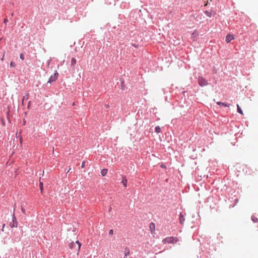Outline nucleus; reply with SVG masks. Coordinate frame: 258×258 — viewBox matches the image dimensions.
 Returning a JSON list of instances; mask_svg holds the SVG:
<instances>
[{
  "instance_id": "obj_1",
  "label": "nucleus",
  "mask_w": 258,
  "mask_h": 258,
  "mask_svg": "<svg viewBox=\"0 0 258 258\" xmlns=\"http://www.w3.org/2000/svg\"><path fill=\"white\" fill-rule=\"evenodd\" d=\"M178 241V239L176 237H168L162 240L163 244L166 243H175Z\"/></svg>"
},
{
  "instance_id": "obj_2",
  "label": "nucleus",
  "mask_w": 258,
  "mask_h": 258,
  "mask_svg": "<svg viewBox=\"0 0 258 258\" xmlns=\"http://www.w3.org/2000/svg\"><path fill=\"white\" fill-rule=\"evenodd\" d=\"M81 246V243L78 240H77L75 242H72L69 244V247L71 249L75 248L77 251H79Z\"/></svg>"
},
{
  "instance_id": "obj_3",
  "label": "nucleus",
  "mask_w": 258,
  "mask_h": 258,
  "mask_svg": "<svg viewBox=\"0 0 258 258\" xmlns=\"http://www.w3.org/2000/svg\"><path fill=\"white\" fill-rule=\"evenodd\" d=\"M199 85L201 87H204L208 85V82L205 79L202 77H199L198 78Z\"/></svg>"
},
{
  "instance_id": "obj_4",
  "label": "nucleus",
  "mask_w": 258,
  "mask_h": 258,
  "mask_svg": "<svg viewBox=\"0 0 258 258\" xmlns=\"http://www.w3.org/2000/svg\"><path fill=\"white\" fill-rule=\"evenodd\" d=\"M58 74L55 71V73L53 75H51L47 82V83H51L52 82L55 81L58 78Z\"/></svg>"
},
{
  "instance_id": "obj_5",
  "label": "nucleus",
  "mask_w": 258,
  "mask_h": 258,
  "mask_svg": "<svg viewBox=\"0 0 258 258\" xmlns=\"http://www.w3.org/2000/svg\"><path fill=\"white\" fill-rule=\"evenodd\" d=\"M17 224H18V223H17V221L16 220V217H15L14 215H13V221L12 222H11L10 224V226H11V227L13 228V227H17Z\"/></svg>"
},
{
  "instance_id": "obj_6",
  "label": "nucleus",
  "mask_w": 258,
  "mask_h": 258,
  "mask_svg": "<svg viewBox=\"0 0 258 258\" xmlns=\"http://www.w3.org/2000/svg\"><path fill=\"white\" fill-rule=\"evenodd\" d=\"M234 39L233 35L229 34L226 37V41L227 43H229L231 40Z\"/></svg>"
},
{
  "instance_id": "obj_7",
  "label": "nucleus",
  "mask_w": 258,
  "mask_h": 258,
  "mask_svg": "<svg viewBox=\"0 0 258 258\" xmlns=\"http://www.w3.org/2000/svg\"><path fill=\"white\" fill-rule=\"evenodd\" d=\"M204 13L208 17H211L213 15H215V13H213L212 11H205L204 12Z\"/></svg>"
},
{
  "instance_id": "obj_8",
  "label": "nucleus",
  "mask_w": 258,
  "mask_h": 258,
  "mask_svg": "<svg viewBox=\"0 0 258 258\" xmlns=\"http://www.w3.org/2000/svg\"><path fill=\"white\" fill-rule=\"evenodd\" d=\"M121 183L123 184V186L126 187L127 186V179L125 176H122Z\"/></svg>"
},
{
  "instance_id": "obj_9",
  "label": "nucleus",
  "mask_w": 258,
  "mask_h": 258,
  "mask_svg": "<svg viewBox=\"0 0 258 258\" xmlns=\"http://www.w3.org/2000/svg\"><path fill=\"white\" fill-rule=\"evenodd\" d=\"M184 218L183 217V215L180 213V216H179V221H180V223L181 224H183L184 221Z\"/></svg>"
},
{
  "instance_id": "obj_10",
  "label": "nucleus",
  "mask_w": 258,
  "mask_h": 258,
  "mask_svg": "<svg viewBox=\"0 0 258 258\" xmlns=\"http://www.w3.org/2000/svg\"><path fill=\"white\" fill-rule=\"evenodd\" d=\"M108 170L107 169H103L101 171V174L103 176H105L107 173Z\"/></svg>"
},
{
  "instance_id": "obj_11",
  "label": "nucleus",
  "mask_w": 258,
  "mask_h": 258,
  "mask_svg": "<svg viewBox=\"0 0 258 258\" xmlns=\"http://www.w3.org/2000/svg\"><path fill=\"white\" fill-rule=\"evenodd\" d=\"M150 228L151 230V232L153 233L155 230V224L153 223L150 224Z\"/></svg>"
},
{
  "instance_id": "obj_12",
  "label": "nucleus",
  "mask_w": 258,
  "mask_h": 258,
  "mask_svg": "<svg viewBox=\"0 0 258 258\" xmlns=\"http://www.w3.org/2000/svg\"><path fill=\"white\" fill-rule=\"evenodd\" d=\"M216 103L219 105H223L226 107H229V105L227 104L226 103L221 102H217Z\"/></svg>"
},
{
  "instance_id": "obj_13",
  "label": "nucleus",
  "mask_w": 258,
  "mask_h": 258,
  "mask_svg": "<svg viewBox=\"0 0 258 258\" xmlns=\"http://www.w3.org/2000/svg\"><path fill=\"white\" fill-rule=\"evenodd\" d=\"M129 254H130V249L127 247H126L124 249V255L125 256H127Z\"/></svg>"
},
{
  "instance_id": "obj_14",
  "label": "nucleus",
  "mask_w": 258,
  "mask_h": 258,
  "mask_svg": "<svg viewBox=\"0 0 258 258\" xmlns=\"http://www.w3.org/2000/svg\"><path fill=\"white\" fill-rule=\"evenodd\" d=\"M71 63L72 66H74L76 63V59L75 58H72Z\"/></svg>"
},
{
  "instance_id": "obj_15",
  "label": "nucleus",
  "mask_w": 258,
  "mask_h": 258,
  "mask_svg": "<svg viewBox=\"0 0 258 258\" xmlns=\"http://www.w3.org/2000/svg\"><path fill=\"white\" fill-rule=\"evenodd\" d=\"M237 112L241 114H243L242 110L241 109L239 105L238 104H237Z\"/></svg>"
},
{
  "instance_id": "obj_16",
  "label": "nucleus",
  "mask_w": 258,
  "mask_h": 258,
  "mask_svg": "<svg viewBox=\"0 0 258 258\" xmlns=\"http://www.w3.org/2000/svg\"><path fill=\"white\" fill-rule=\"evenodd\" d=\"M39 186L41 192L42 193L43 191V183L41 181L40 179L39 180Z\"/></svg>"
},
{
  "instance_id": "obj_17",
  "label": "nucleus",
  "mask_w": 258,
  "mask_h": 258,
  "mask_svg": "<svg viewBox=\"0 0 258 258\" xmlns=\"http://www.w3.org/2000/svg\"><path fill=\"white\" fill-rule=\"evenodd\" d=\"M155 131L157 133H160L161 132V128L160 127V126H156L155 127Z\"/></svg>"
},
{
  "instance_id": "obj_18",
  "label": "nucleus",
  "mask_w": 258,
  "mask_h": 258,
  "mask_svg": "<svg viewBox=\"0 0 258 258\" xmlns=\"http://www.w3.org/2000/svg\"><path fill=\"white\" fill-rule=\"evenodd\" d=\"M21 210H22V213L24 214H26V211H25V209L23 207H21Z\"/></svg>"
},
{
  "instance_id": "obj_19",
  "label": "nucleus",
  "mask_w": 258,
  "mask_h": 258,
  "mask_svg": "<svg viewBox=\"0 0 258 258\" xmlns=\"http://www.w3.org/2000/svg\"><path fill=\"white\" fill-rule=\"evenodd\" d=\"M10 66L11 67H15V64L13 62L11 61L10 63Z\"/></svg>"
},
{
  "instance_id": "obj_20",
  "label": "nucleus",
  "mask_w": 258,
  "mask_h": 258,
  "mask_svg": "<svg viewBox=\"0 0 258 258\" xmlns=\"http://www.w3.org/2000/svg\"><path fill=\"white\" fill-rule=\"evenodd\" d=\"M20 58H21V59H22V60H24V55H23L22 53H21V54H20Z\"/></svg>"
},
{
  "instance_id": "obj_21",
  "label": "nucleus",
  "mask_w": 258,
  "mask_h": 258,
  "mask_svg": "<svg viewBox=\"0 0 258 258\" xmlns=\"http://www.w3.org/2000/svg\"><path fill=\"white\" fill-rule=\"evenodd\" d=\"M113 234V231L112 229H110L109 231V235H112Z\"/></svg>"
},
{
  "instance_id": "obj_22",
  "label": "nucleus",
  "mask_w": 258,
  "mask_h": 258,
  "mask_svg": "<svg viewBox=\"0 0 258 258\" xmlns=\"http://www.w3.org/2000/svg\"><path fill=\"white\" fill-rule=\"evenodd\" d=\"M84 166H85V161H83L82 164V165H81V168H83L84 167Z\"/></svg>"
},
{
  "instance_id": "obj_23",
  "label": "nucleus",
  "mask_w": 258,
  "mask_h": 258,
  "mask_svg": "<svg viewBox=\"0 0 258 258\" xmlns=\"http://www.w3.org/2000/svg\"><path fill=\"white\" fill-rule=\"evenodd\" d=\"M5 226V224H3V227H2V230L3 231H4V228Z\"/></svg>"
},
{
  "instance_id": "obj_24",
  "label": "nucleus",
  "mask_w": 258,
  "mask_h": 258,
  "mask_svg": "<svg viewBox=\"0 0 258 258\" xmlns=\"http://www.w3.org/2000/svg\"><path fill=\"white\" fill-rule=\"evenodd\" d=\"M7 21H8V20H7V19H5V20H4V22H5V23H6V22H7Z\"/></svg>"
},
{
  "instance_id": "obj_25",
  "label": "nucleus",
  "mask_w": 258,
  "mask_h": 258,
  "mask_svg": "<svg viewBox=\"0 0 258 258\" xmlns=\"http://www.w3.org/2000/svg\"><path fill=\"white\" fill-rule=\"evenodd\" d=\"M161 167H162V168H164V167H165V166H163V165H161Z\"/></svg>"
},
{
  "instance_id": "obj_26",
  "label": "nucleus",
  "mask_w": 258,
  "mask_h": 258,
  "mask_svg": "<svg viewBox=\"0 0 258 258\" xmlns=\"http://www.w3.org/2000/svg\"><path fill=\"white\" fill-rule=\"evenodd\" d=\"M4 57V56H3V57H2V60H3Z\"/></svg>"
},
{
  "instance_id": "obj_27",
  "label": "nucleus",
  "mask_w": 258,
  "mask_h": 258,
  "mask_svg": "<svg viewBox=\"0 0 258 258\" xmlns=\"http://www.w3.org/2000/svg\"><path fill=\"white\" fill-rule=\"evenodd\" d=\"M70 170H71V168H70V169H69V170L68 171V172H69V171H70Z\"/></svg>"
},
{
  "instance_id": "obj_28",
  "label": "nucleus",
  "mask_w": 258,
  "mask_h": 258,
  "mask_svg": "<svg viewBox=\"0 0 258 258\" xmlns=\"http://www.w3.org/2000/svg\"><path fill=\"white\" fill-rule=\"evenodd\" d=\"M208 5V2L205 4V6H207Z\"/></svg>"
},
{
  "instance_id": "obj_29",
  "label": "nucleus",
  "mask_w": 258,
  "mask_h": 258,
  "mask_svg": "<svg viewBox=\"0 0 258 258\" xmlns=\"http://www.w3.org/2000/svg\"><path fill=\"white\" fill-rule=\"evenodd\" d=\"M24 97L23 98V99H22V101L23 102L24 101Z\"/></svg>"
},
{
  "instance_id": "obj_30",
  "label": "nucleus",
  "mask_w": 258,
  "mask_h": 258,
  "mask_svg": "<svg viewBox=\"0 0 258 258\" xmlns=\"http://www.w3.org/2000/svg\"><path fill=\"white\" fill-rule=\"evenodd\" d=\"M123 258H127V257H126V256H125Z\"/></svg>"
}]
</instances>
